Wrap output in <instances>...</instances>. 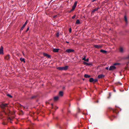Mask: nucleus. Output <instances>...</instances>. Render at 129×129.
I'll return each mask as SVG.
<instances>
[{"label": "nucleus", "mask_w": 129, "mask_h": 129, "mask_svg": "<svg viewBox=\"0 0 129 129\" xmlns=\"http://www.w3.org/2000/svg\"><path fill=\"white\" fill-rule=\"evenodd\" d=\"M100 8L99 7H98L97 8L93 9L91 13V15H93L94 12L95 11H97L99 9H100Z\"/></svg>", "instance_id": "3"}, {"label": "nucleus", "mask_w": 129, "mask_h": 129, "mask_svg": "<svg viewBox=\"0 0 129 129\" xmlns=\"http://www.w3.org/2000/svg\"><path fill=\"white\" fill-rule=\"evenodd\" d=\"M58 108V107H57V109Z\"/></svg>", "instance_id": "50"}, {"label": "nucleus", "mask_w": 129, "mask_h": 129, "mask_svg": "<svg viewBox=\"0 0 129 129\" xmlns=\"http://www.w3.org/2000/svg\"><path fill=\"white\" fill-rule=\"evenodd\" d=\"M56 36L57 37H58L59 36V33H57L56 34Z\"/></svg>", "instance_id": "31"}, {"label": "nucleus", "mask_w": 129, "mask_h": 129, "mask_svg": "<svg viewBox=\"0 0 129 129\" xmlns=\"http://www.w3.org/2000/svg\"><path fill=\"white\" fill-rule=\"evenodd\" d=\"M8 129H17L15 127L12 126L11 127V128H9Z\"/></svg>", "instance_id": "29"}, {"label": "nucleus", "mask_w": 129, "mask_h": 129, "mask_svg": "<svg viewBox=\"0 0 129 129\" xmlns=\"http://www.w3.org/2000/svg\"><path fill=\"white\" fill-rule=\"evenodd\" d=\"M100 52L104 53H106L107 52V51L103 49L101 50H100Z\"/></svg>", "instance_id": "19"}, {"label": "nucleus", "mask_w": 129, "mask_h": 129, "mask_svg": "<svg viewBox=\"0 0 129 129\" xmlns=\"http://www.w3.org/2000/svg\"><path fill=\"white\" fill-rule=\"evenodd\" d=\"M59 97L58 96H56L54 97V100L55 101H57Z\"/></svg>", "instance_id": "22"}, {"label": "nucleus", "mask_w": 129, "mask_h": 129, "mask_svg": "<svg viewBox=\"0 0 129 129\" xmlns=\"http://www.w3.org/2000/svg\"><path fill=\"white\" fill-rule=\"evenodd\" d=\"M124 58L125 59L129 60V54L127 56L124 57ZM128 63H129V61L128 62Z\"/></svg>", "instance_id": "17"}, {"label": "nucleus", "mask_w": 129, "mask_h": 129, "mask_svg": "<svg viewBox=\"0 0 129 129\" xmlns=\"http://www.w3.org/2000/svg\"><path fill=\"white\" fill-rule=\"evenodd\" d=\"M59 96H62L63 95V92L62 91H60L59 92Z\"/></svg>", "instance_id": "18"}, {"label": "nucleus", "mask_w": 129, "mask_h": 129, "mask_svg": "<svg viewBox=\"0 0 129 129\" xmlns=\"http://www.w3.org/2000/svg\"><path fill=\"white\" fill-rule=\"evenodd\" d=\"M82 60H83L86 61H89V59L87 58V59H86V57H85L83 58H82Z\"/></svg>", "instance_id": "23"}, {"label": "nucleus", "mask_w": 129, "mask_h": 129, "mask_svg": "<svg viewBox=\"0 0 129 129\" xmlns=\"http://www.w3.org/2000/svg\"><path fill=\"white\" fill-rule=\"evenodd\" d=\"M80 23V22L79 19L77 20L76 21V24H79Z\"/></svg>", "instance_id": "21"}, {"label": "nucleus", "mask_w": 129, "mask_h": 129, "mask_svg": "<svg viewBox=\"0 0 129 129\" xmlns=\"http://www.w3.org/2000/svg\"><path fill=\"white\" fill-rule=\"evenodd\" d=\"M3 124L4 125H5V124H7V123H5V122L4 121L3 123Z\"/></svg>", "instance_id": "34"}, {"label": "nucleus", "mask_w": 129, "mask_h": 129, "mask_svg": "<svg viewBox=\"0 0 129 129\" xmlns=\"http://www.w3.org/2000/svg\"><path fill=\"white\" fill-rule=\"evenodd\" d=\"M77 1H76L75 2L73 6V7H72L73 10H74L75 9L76 7V6H77Z\"/></svg>", "instance_id": "6"}, {"label": "nucleus", "mask_w": 129, "mask_h": 129, "mask_svg": "<svg viewBox=\"0 0 129 129\" xmlns=\"http://www.w3.org/2000/svg\"><path fill=\"white\" fill-rule=\"evenodd\" d=\"M83 63L84 64L86 65L87 66L89 65H90L91 64L90 63H87V62H84V61L83 62Z\"/></svg>", "instance_id": "25"}, {"label": "nucleus", "mask_w": 129, "mask_h": 129, "mask_svg": "<svg viewBox=\"0 0 129 129\" xmlns=\"http://www.w3.org/2000/svg\"><path fill=\"white\" fill-rule=\"evenodd\" d=\"M51 105L52 106H53V104H51Z\"/></svg>", "instance_id": "47"}, {"label": "nucleus", "mask_w": 129, "mask_h": 129, "mask_svg": "<svg viewBox=\"0 0 129 129\" xmlns=\"http://www.w3.org/2000/svg\"><path fill=\"white\" fill-rule=\"evenodd\" d=\"M113 117H114V118H115V116H113Z\"/></svg>", "instance_id": "46"}, {"label": "nucleus", "mask_w": 129, "mask_h": 129, "mask_svg": "<svg viewBox=\"0 0 129 129\" xmlns=\"http://www.w3.org/2000/svg\"><path fill=\"white\" fill-rule=\"evenodd\" d=\"M68 66H65L63 67H59L57 69L60 70H66L68 68Z\"/></svg>", "instance_id": "2"}, {"label": "nucleus", "mask_w": 129, "mask_h": 129, "mask_svg": "<svg viewBox=\"0 0 129 129\" xmlns=\"http://www.w3.org/2000/svg\"><path fill=\"white\" fill-rule=\"evenodd\" d=\"M113 91H114L115 92H116V91L115 89H114L113 90Z\"/></svg>", "instance_id": "41"}, {"label": "nucleus", "mask_w": 129, "mask_h": 129, "mask_svg": "<svg viewBox=\"0 0 129 129\" xmlns=\"http://www.w3.org/2000/svg\"><path fill=\"white\" fill-rule=\"evenodd\" d=\"M7 95L10 98H12V96L11 95H10L9 94H8Z\"/></svg>", "instance_id": "30"}, {"label": "nucleus", "mask_w": 129, "mask_h": 129, "mask_svg": "<svg viewBox=\"0 0 129 129\" xmlns=\"http://www.w3.org/2000/svg\"><path fill=\"white\" fill-rule=\"evenodd\" d=\"M119 83V84H120V85H122V84H121V83Z\"/></svg>", "instance_id": "44"}, {"label": "nucleus", "mask_w": 129, "mask_h": 129, "mask_svg": "<svg viewBox=\"0 0 129 129\" xmlns=\"http://www.w3.org/2000/svg\"><path fill=\"white\" fill-rule=\"evenodd\" d=\"M29 29V27H27V30L26 31V32H27Z\"/></svg>", "instance_id": "35"}, {"label": "nucleus", "mask_w": 129, "mask_h": 129, "mask_svg": "<svg viewBox=\"0 0 129 129\" xmlns=\"http://www.w3.org/2000/svg\"><path fill=\"white\" fill-rule=\"evenodd\" d=\"M93 81H94V79L93 78H90L89 80V81L90 82H93Z\"/></svg>", "instance_id": "24"}, {"label": "nucleus", "mask_w": 129, "mask_h": 129, "mask_svg": "<svg viewBox=\"0 0 129 129\" xmlns=\"http://www.w3.org/2000/svg\"><path fill=\"white\" fill-rule=\"evenodd\" d=\"M97 102H98V101H97Z\"/></svg>", "instance_id": "49"}, {"label": "nucleus", "mask_w": 129, "mask_h": 129, "mask_svg": "<svg viewBox=\"0 0 129 129\" xmlns=\"http://www.w3.org/2000/svg\"><path fill=\"white\" fill-rule=\"evenodd\" d=\"M7 120L9 122H10L12 123L11 121L12 119L10 117H7Z\"/></svg>", "instance_id": "15"}, {"label": "nucleus", "mask_w": 129, "mask_h": 129, "mask_svg": "<svg viewBox=\"0 0 129 129\" xmlns=\"http://www.w3.org/2000/svg\"><path fill=\"white\" fill-rule=\"evenodd\" d=\"M76 16V15H74L72 17V18L73 19H74Z\"/></svg>", "instance_id": "33"}, {"label": "nucleus", "mask_w": 129, "mask_h": 129, "mask_svg": "<svg viewBox=\"0 0 129 129\" xmlns=\"http://www.w3.org/2000/svg\"><path fill=\"white\" fill-rule=\"evenodd\" d=\"M20 60L21 61H23L24 62H25V59L24 58H20Z\"/></svg>", "instance_id": "26"}, {"label": "nucleus", "mask_w": 129, "mask_h": 129, "mask_svg": "<svg viewBox=\"0 0 129 129\" xmlns=\"http://www.w3.org/2000/svg\"><path fill=\"white\" fill-rule=\"evenodd\" d=\"M0 115H1L2 116L3 115V114H0Z\"/></svg>", "instance_id": "42"}, {"label": "nucleus", "mask_w": 129, "mask_h": 129, "mask_svg": "<svg viewBox=\"0 0 129 129\" xmlns=\"http://www.w3.org/2000/svg\"><path fill=\"white\" fill-rule=\"evenodd\" d=\"M66 43H69V42L68 41H66Z\"/></svg>", "instance_id": "39"}, {"label": "nucleus", "mask_w": 129, "mask_h": 129, "mask_svg": "<svg viewBox=\"0 0 129 129\" xmlns=\"http://www.w3.org/2000/svg\"><path fill=\"white\" fill-rule=\"evenodd\" d=\"M105 76L103 74H100L98 76V78L99 79H100L104 77Z\"/></svg>", "instance_id": "10"}, {"label": "nucleus", "mask_w": 129, "mask_h": 129, "mask_svg": "<svg viewBox=\"0 0 129 129\" xmlns=\"http://www.w3.org/2000/svg\"><path fill=\"white\" fill-rule=\"evenodd\" d=\"M98 81V79H94V81L93 83H94L96 82H97Z\"/></svg>", "instance_id": "27"}, {"label": "nucleus", "mask_w": 129, "mask_h": 129, "mask_svg": "<svg viewBox=\"0 0 129 129\" xmlns=\"http://www.w3.org/2000/svg\"><path fill=\"white\" fill-rule=\"evenodd\" d=\"M72 28H70L69 29V32L71 33L72 31Z\"/></svg>", "instance_id": "32"}, {"label": "nucleus", "mask_w": 129, "mask_h": 129, "mask_svg": "<svg viewBox=\"0 0 129 129\" xmlns=\"http://www.w3.org/2000/svg\"><path fill=\"white\" fill-rule=\"evenodd\" d=\"M116 68V67L113 65L110 67L109 68V71H112L115 69Z\"/></svg>", "instance_id": "5"}, {"label": "nucleus", "mask_w": 129, "mask_h": 129, "mask_svg": "<svg viewBox=\"0 0 129 129\" xmlns=\"http://www.w3.org/2000/svg\"><path fill=\"white\" fill-rule=\"evenodd\" d=\"M27 129H30V128H28Z\"/></svg>", "instance_id": "48"}, {"label": "nucleus", "mask_w": 129, "mask_h": 129, "mask_svg": "<svg viewBox=\"0 0 129 129\" xmlns=\"http://www.w3.org/2000/svg\"><path fill=\"white\" fill-rule=\"evenodd\" d=\"M10 58V56L9 55H7L5 57V59L7 60L9 59Z\"/></svg>", "instance_id": "14"}, {"label": "nucleus", "mask_w": 129, "mask_h": 129, "mask_svg": "<svg viewBox=\"0 0 129 129\" xmlns=\"http://www.w3.org/2000/svg\"><path fill=\"white\" fill-rule=\"evenodd\" d=\"M120 64L119 63H114L113 64V65L114 66H115V65H119Z\"/></svg>", "instance_id": "28"}, {"label": "nucleus", "mask_w": 129, "mask_h": 129, "mask_svg": "<svg viewBox=\"0 0 129 129\" xmlns=\"http://www.w3.org/2000/svg\"><path fill=\"white\" fill-rule=\"evenodd\" d=\"M4 54V51H3V48L2 46H1L0 49V54Z\"/></svg>", "instance_id": "7"}, {"label": "nucleus", "mask_w": 129, "mask_h": 129, "mask_svg": "<svg viewBox=\"0 0 129 129\" xmlns=\"http://www.w3.org/2000/svg\"><path fill=\"white\" fill-rule=\"evenodd\" d=\"M119 51L121 53H122L124 52V49L122 47H120L119 48Z\"/></svg>", "instance_id": "12"}, {"label": "nucleus", "mask_w": 129, "mask_h": 129, "mask_svg": "<svg viewBox=\"0 0 129 129\" xmlns=\"http://www.w3.org/2000/svg\"><path fill=\"white\" fill-rule=\"evenodd\" d=\"M96 0H92V2H94Z\"/></svg>", "instance_id": "40"}, {"label": "nucleus", "mask_w": 129, "mask_h": 129, "mask_svg": "<svg viewBox=\"0 0 129 129\" xmlns=\"http://www.w3.org/2000/svg\"><path fill=\"white\" fill-rule=\"evenodd\" d=\"M112 109L113 110V112H114L115 111V110L111 109Z\"/></svg>", "instance_id": "36"}, {"label": "nucleus", "mask_w": 129, "mask_h": 129, "mask_svg": "<svg viewBox=\"0 0 129 129\" xmlns=\"http://www.w3.org/2000/svg\"><path fill=\"white\" fill-rule=\"evenodd\" d=\"M84 77L86 78H88L90 77V76L86 74H85L84 75Z\"/></svg>", "instance_id": "20"}, {"label": "nucleus", "mask_w": 129, "mask_h": 129, "mask_svg": "<svg viewBox=\"0 0 129 129\" xmlns=\"http://www.w3.org/2000/svg\"><path fill=\"white\" fill-rule=\"evenodd\" d=\"M109 95H110H110H111V93H109Z\"/></svg>", "instance_id": "45"}, {"label": "nucleus", "mask_w": 129, "mask_h": 129, "mask_svg": "<svg viewBox=\"0 0 129 129\" xmlns=\"http://www.w3.org/2000/svg\"><path fill=\"white\" fill-rule=\"evenodd\" d=\"M72 10V9L71 10V11H70V12H71L72 11H73V10Z\"/></svg>", "instance_id": "38"}, {"label": "nucleus", "mask_w": 129, "mask_h": 129, "mask_svg": "<svg viewBox=\"0 0 129 129\" xmlns=\"http://www.w3.org/2000/svg\"><path fill=\"white\" fill-rule=\"evenodd\" d=\"M94 47L97 48H101L102 47V46L100 45H94Z\"/></svg>", "instance_id": "9"}, {"label": "nucleus", "mask_w": 129, "mask_h": 129, "mask_svg": "<svg viewBox=\"0 0 129 129\" xmlns=\"http://www.w3.org/2000/svg\"><path fill=\"white\" fill-rule=\"evenodd\" d=\"M59 49L57 48H54L53 50V51L54 52H58Z\"/></svg>", "instance_id": "13"}, {"label": "nucleus", "mask_w": 129, "mask_h": 129, "mask_svg": "<svg viewBox=\"0 0 129 129\" xmlns=\"http://www.w3.org/2000/svg\"><path fill=\"white\" fill-rule=\"evenodd\" d=\"M43 55L45 56H46L48 58H50V56L49 55H48L47 53H43Z\"/></svg>", "instance_id": "11"}, {"label": "nucleus", "mask_w": 129, "mask_h": 129, "mask_svg": "<svg viewBox=\"0 0 129 129\" xmlns=\"http://www.w3.org/2000/svg\"><path fill=\"white\" fill-rule=\"evenodd\" d=\"M27 21L22 26L20 30H22L23 29H24V27H25V26L26 25V24L27 23Z\"/></svg>", "instance_id": "8"}, {"label": "nucleus", "mask_w": 129, "mask_h": 129, "mask_svg": "<svg viewBox=\"0 0 129 129\" xmlns=\"http://www.w3.org/2000/svg\"><path fill=\"white\" fill-rule=\"evenodd\" d=\"M8 104H2L1 105V107L3 109V113L6 116H10L11 114L10 110L8 109Z\"/></svg>", "instance_id": "1"}, {"label": "nucleus", "mask_w": 129, "mask_h": 129, "mask_svg": "<svg viewBox=\"0 0 129 129\" xmlns=\"http://www.w3.org/2000/svg\"><path fill=\"white\" fill-rule=\"evenodd\" d=\"M109 69V67H106V70H108Z\"/></svg>", "instance_id": "37"}, {"label": "nucleus", "mask_w": 129, "mask_h": 129, "mask_svg": "<svg viewBox=\"0 0 129 129\" xmlns=\"http://www.w3.org/2000/svg\"><path fill=\"white\" fill-rule=\"evenodd\" d=\"M124 19L125 21V22L126 24L127 23V18L126 15L124 16Z\"/></svg>", "instance_id": "16"}, {"label": "nucleus", "mask_w": 129, "mask_h": 129, "mask_svg": "<svg viewBox=\"0 0 129 129\" xmlns=\"http://www.w3.org/2000/svg\"><path fill=\"white\" fill-rule=\"evenodd\" d=\"M74 50L73 49H68L66 50L65 52L70 53L74 52Z\"/></svg>", "instance_id": "4"}, {"label": "nucleus", "mask_w": 129, "mask_h": 129, "mask_svg": "<svg viewBox=\"0 0 129 129\" xmlns=\"http://www.w3.org/2000/svg\"><path fill=\"white\" fill-rule=\"evenodd\" d=\"M22 53H23V55H24V53L23 52H22Z\"/></svg>", "instance_id": "43"}]
</instances>
